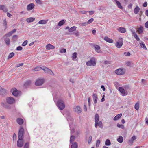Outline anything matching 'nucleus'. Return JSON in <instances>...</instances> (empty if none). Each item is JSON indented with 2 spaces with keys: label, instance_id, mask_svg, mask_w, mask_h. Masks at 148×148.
<instances>
[{
  "label": "nucleus",
  "instance_id": "a878e982",
  "mask_svg": "<svg viewBox=\"0 0 148 148\" xmlns=\"http://www.w3.org/2000/svg\"><path fill=\"white\" fill-rule=\"evenodd\" d=\"M14 98L11 97H9L6 98V102H15Z\"/></svg>",
  "mask_w": 148,
  "mask_h": 148
},
{
  "label": "nucleus",
  "instance_id": "f03ea898",
  "mask_svg": "<svg viewBox=\"0 0 148 148\" xmlns=\"http://www.w3.org/2000/svg\"><path fill=\"white\" fill-rule=\"evenodd\" d=\"M24 130L23 127H20L18 133V138L20 139H23L24 136Z\"/></svg>",
  "mask_w": 148,
  "mask_h": 148
},
{
  "label": "nucleus",
  "instance_id": "4d7b16f0",
  "mask_svg": "<svg viewBox=\"0 0 148 148\" xmlns=\"http://www.w3.org/2000/svg\"><path fill=\"white\" fill-rule=\"evenodd\" d=\"M94 21V19L93 18H91L89 19L87 22V23L88 24H90L92 22Z\"/></svg>",
  "mask_w": 148,
  "mask_h": 148
},
{
  "label": "nucleus",
  "instance_id": "7c9ffc66",
  "mask_svg": "<svg viewBox=\"0 0 148 148\" xmlns=\"http://www.w3.org/2000/svg\"><path fill=\"white\" fill-rule=\"evenodd\" d=\"M47 21L44 20H42L39 21L38 24H45L47 23Z\"/></svg>",
  "mask_w": 148,
  "mask_h": 148
},
{
  "label": "nucleus",
  "instance_id": "39448f33",
  "mask_svg": "<svg viewBox=\"0 0 148 148\" xmlns=\"http://www.w3.org/2000/svg\"><path fill=\"white\" fill-rule=\"evenodd\" d=\"M123 39L122 38H119L118 39V41L116 42L115 43V46L118 48H120L123 45Z\"/></svg>",
  "mask_w": 148,
  "mask_h": 148
},
{
  "label": "nucleus",
  "instance_id": "20e7f679",
  "mask_svg": "<svg viewBox=\"0 0 148 148\" xmlns=\"http://www.w3.org/2000/svg\"><path fill=\"white\" fill-rule=\"evenodd\" d=\"M115 73L118 75H123L125 73V69L122 68H120L116 70Z\"/></svg>",
  "mask_w": 148,
  "mask_h": 148
},
{
  "label": "nucleus",
  "instance_id": "473e14b6",
  "mask_svg": "<svg viewBox=\"0 0 148 148\" xmlns=\"http://www.w3.org/2000/svg\"><path fill=\"white\" fill-rule=\"evenodd\" d=\"M104 40L109 43H111V39L109 38L107 36L105 37L104 38Z\"/></svg>",
  "mask_w": 148,
  "mask_h": 148
},
{
  "label": "nucleus",
  "instance_id": "052dcab7",
  "mask_svg": "<svg viewBox=\"0 0 148 148\" xmlns=\"http://www.w3.org/2000/svg\"><path fill=\"white\" fill-rule=\"evenodd\" d=\"M88 12H89L90 15H92L94 13V11H88Z\"/></svg>",
  "mask_w": 148,
  "mask_h": 148
},
{
  "label": "nucleus",
  "instance_id": "680f3d73",
  "mask_svg": "<svg viewBox=\"0 0 148 148\" xmlns=\"http://www.w3.org/2000/svg\"><path fill=\"white\" fill-rule=\"evenodd\" d=\"M16 38V39H17L18 38V36L16 35H14L12 37V39L14 40V38Z\"/></svg>",
  "mask_w": 148,
  "mask_h": 148
},
{
  "label": "nucleus",
  "instance_id": "393cba45",
  "mask_svg": "<svg viewBox=\"0 0 148 148\" xmlns=\"http://www.w3.org/2000/svg\"><path fill=\"white\" fill-rule=\"evenodd\" d=\"M116 4L117 5L118 7L121 9H123V7L121 5L120 3L117 0H115Z\"/></svg>",
  "mask_w": 148,
  "mask_h": 148
},
{
  "label": "nucleus",
  "instance_id": "de8ad7c7",
  "mask_svg": "<svg viewBox=\"0 0 148 148\" xmlns=\"http://www.w3.org/2000/svg\"><path fill=\"white\" fill-rule=\"evenodd\" d=\"M29 143L27 142L25 143L24 145V148H29Z\"/></svg>",
  "mask_w": 148,
  "mask_h": 148
},
{
  "label": "nucleus",
  "instance_id": "0e129e2a",
  "mask_svg": "<svg viewBox=\"0 0 148 148\" xmlns=\"http://www.w3.org/2000/svg\"><path fill=\"white\" fill-rule=\"evenodd\" d=\"M35 1L37 3L39 4H41V2L40 0H35Z\"/></svg>",
  "mask_w": 148,
  "mask_h": 148
},
{
  "label": "nucleus",
  "instance_id": "2f4dec72",
  "mask_svg": "<svg viewBox=\"0 0 148 148\" xmlns=\"http://www.w3.org/2000/svg\"><path fill=\"white\" fill-rule=\"evenodd\" d=\"M117 140L118 142L120 143H122L123 141V137L121 136H119V138H117Z\"/></svg>",
  "mask_w": 148,
  "mask_h": 148
},
{
  "label": "nucleus",
  "instance_id": "ddd939ff",
  "mask_svg": "<svg viewBox=\"0 0 148 148\" xmlns=\"http://www.w3.org/2000/svg\"><path fill=\"white\" fill-rule=\"evenodd\" d=\"M23 142L24 140L23 139H20L19 140V139H18L17 142V146L19 147H22L23 145Z\"/></svg>",
  "mask_w": 148,
  "mask_h": 148
},
{
  "label": "nucleus",
  "instance_id": "5701e85b",
  "mask_svg": "<svg viewBox=\"0 0 148 148\" xmlns=\"http://www.w3.org/2000/svg\"><path fill=\"white\" fill-rule=\"evenodd\" d=\"M140 10V8L138 6H136L134 9V13L135 14H137L139 12Z\"/></svg>",
  "mask_w": 148,
  "mask_h": 148
},
{
  "label": "nucleus",
  "instance_id": "2eb2a0df",
  "mask_svg": "<svg viewBox=\"0 0 148 148\" xmlns=\"http://www.w3.org/2000/svg\"><path fill=\"white\" fill-rule=\"evenodd\" d=\"M35 5L33 3H31L28 4L27 6V10L30 11L33 9Z\"/></svg>",
  "mask_w": 148,
  "mask_h": 148
},
{
  "label": "nucleus",
  "instance_id": "ea45409f",
  "mask_svg": "<svg viewBox=\"0 0 148 148\" xmlns=\"http://www.w3.org/2000/svg\"><path fill=\"white\" fill-rule=\"evenodd\" d=\"M140 46L143 48L145 50H147V48L145 45V44L143 43H140Z\"/></svg>",
  "mask_w": 148,
  "mask_h": 148
},
{
  "label": "nucleus",
  "instance_id": "bf43d9fd",
  "mask_svg": "<svg viewBox=\"0 0 148 148\" xmlns=\"http://www.w3.org/2000/svg\"><path fill=\"white\" fill-rule=\"evenodd\" d=\"M100 143V141L99 140H98L96 142V147H98L99 146Z\"/></svg>",
  "mask_w": 148,
  "mask_h": 148
},
{
  "label": "nucleus",
  "instance_id": "f3484780",
  "mask_svg": "<svg viewBox=\"0 0 148 148\" xmlns=\"http://www.w3.org/2000/svg\"><path fill=\"white\" fill-rule=\"evenodd\" d=\"M117 30L119 32L121 33H125L126 32L125 29L123 27H119L117 29Z\"/></svg>",
  "mask_w": 148,
  "mask_h": 148
},
{
  "label": "nucleus",
  "instance_id": "8fccbe9b",
  "mask_svg": "<svg viewBox=\"0 0 148 148\" xmlns=\"http://www.w3.org/2000/svg\"><path fill=\"white\" fill-rule=\"evenodd\" d=\"M75 139V137L74 136H71L70 137V143H71V141H74Z\"/></svg>",
  "mask_w": 148,
  "mask_h": 148
},
{
  "label": "nucleus",
  "instance_id": "bb28decb",
  "mask_svg": "<svg viewBox=\"0 0 148 148\" xmlns=\"http://www.w3.org/2000/svg\"><path fill=\"white\" fill-rule=\"evenodd\" d=\"M35 20V18L34 17H30L27 18L26 21L27 22L31 23L33 22Z\"/></svg>",
  "mask_w": 148,
  "mask_h": 148
},
{
  "label": "nucleus",
  "instance_id": "13d9d810",
  "mask_svg": "<svg viewBox=\"0 0 148 148\" xmlns=\"http://www.w3.org/2000/svg\"><path fill=\"white\" fill-rule=\"evenodd\" d=\"M124 54L126 56H130V53L129 52H125Z\"/></svg>",
  "mask_w": 148,
  "mask_h": 148
},
{
  "label": "nucleus",
  "instance_id": "dca6fc26",
  "mask_svg": "<svg viewBox=\"0 0 148 148\" xmlns=\"http://www.w3.org/2000/svg\"><path fill=\"white\" fill-rule=\"evenodd\" d=\"M6 93V90L0 86V95H3Z\"/></svg>",
  "mask_w": 148,
  "mask_h": 148
},
{
  "label": "nucleus",
  "instance_id": "423d86ee",
  "mask_svg": "<svg viewBox=\"0 0 148 148\" xmlns=\"http://www.w3.org/2000/svg\"><path fill=\"white\" fill-rule=\"evenodd\" d=\"M13 102H2L1 105L6 109H9L11 108L10 105L13 104Z\"/></svg>",
  "mask_w": 148,
  "mask_h": 148
},
{
  "label": "nucleus",
  "instance_id": "7ed1b4c3",
  "mask_svg": "<svg viewBox=\"0 0 148 148\" xmlns=\"http://www.w3.org/2000/svg\"><path fill=\"white\" fill-rule=\"evenodd\" d=\"M11 92H12V95L15 97H18L20 95L21 93V91H18L15 88H12L11 90Z\"/></svg>",
  "mask_w": 148,
  "mask_h": 148
},
{
  "label": "nucleus",
  "instance_id": "4be33fe9",
  "mask_svg": "<svg viewBox=\"0 0 148 148\" xmlns=\"http://www.w3.org/2000/svg\"><path fill=\"white\" fill-rule=\"evenodd\" d=\"M92 98L94 102H97L98 99L97 95L96 93H93L92 95Z\"/></svg>",
  "mask_w": 148,
  "mask_h": 148
},
{
  "label": "nucleus",
  "instance_id": "cd10ccee",
  "mask_svg": "<svg viewBox=\"0 0 148 148\" xmlns=\"http://www.w3.org/2000/svg\"><path fill=\"white\" fill-rule=\"evenodd\" d=\"M133 35L134 36V37L136 38V40L138 41H140V38L138 36L137 34H136L135 32H133L132 33Z\"/></svg>",
  "mask_w": 148,
  "mask_h": 148
},
{
  "label": "nucleus",
  "instance_id": "c85d7f7f",
  "mask_svg": "<svg viewBox=\"0 0 148 148\" xmlns=\"http://www.w3.org/2000/svg\"><path fill=\"white\" fill-rule=\"evenodd\" d=\"M122 114L121 113L118 115H117L114 118V120H118L119 118L121 117L122 116Z\"/></svg>",
  "mask_w": 148,
  "mask_h": 148
},
{
  "label": "nucleus",
  "instance_id": "0eeeda50",
  "mask_svg": "<svg viewBox=\"0 0 148 148\" xmlns=\"http://www.w3.org/2000/svg\"><path fill=\"white\" fill-rule=\"evenodd\" d=\"M45 80L43 78H38L36 81L35 84L36 86H40L42 84Z\"/></svg>",
  "mask_w": 148,
  "mask_h": 148
},
{
  "label": "nucleus",
  "instance_id": "a19ab883",
  "mask_svg": "<svg viewBox=\"0 0 148 148\" xmlns=\"http://www.w3.org/2000/svg\"><path fill=\"white\" fill-rule=\"evenodd\" d=\"M139 107V104L138 102L136 103L134 106V108L137 110H138Z\"/></svg>",
  "mask_w": 148,
  "mask_h": 148
},
{
  "label": "nucleus",
  "instance_id": "4c0bfd02",
  "mask_svg": "<svg viewBox=\"0 0 148 148\" xmlns=\"http://www.w3.org/2000/svg\"><path fill=\"white\" fill-rule=\"evenodd\" d=\"M65 23V21L64 20H62L60 21L58 24V25L59 26H60L62 25Z\"/></svg>",
  "mask_w": 148,
  "mask_h": 148
},
{
  "label": "nucleus",
  "instance_id": "c756f323",
  "mask_svg": "<svg viewBox=\"0 0 148 148\" xmlns=\"http://www.w3.org/2000/svg\"><path fill=\"white\" fill-rule=\"evenodd\" d=\"M78 145L76 142H74L71 145V148H77Z\"/></svg>",
  "mask_w": 148,
  "mask_h": 148
},
{
  "label": "nucleus",
  "instance_id": "4468645a",
  "mask_svg": "<svg viewBox=\"0 0 148 148\" xmlns=\"http://www.w3.org/2000/svg\"><path fill=\"white\" fill-rule=\"evenodd\" d=\"M136 139L135 136H133L131 139L128 141L129 144L130 145H132L134 141Z\"/></svg>",
  "mask_w": 148,
  "mask_h": 148
},
{
  "label": "nucleus",
  "instance_id": "a211bd4d",
  "mask_svg": "<svg viewBox=\"0 0 148 148\" xmlns=\"http://www.w3.org/2000/svg\"><path fill=\"white\" fill-rule=\"evenodd\" d=\"M0 10H2L5 12H6L8 11L6 7L4 5H0Z\"/></svg>",
  "mask_w": 148,
  "mask_h": 148
},
{
  "label": "nucleus",
  "instance_id": "58836bf2",
  "mask_svg": "<svg viewBox=\"0 0 148 148\" xmlns=\"http://www.w3.org/2000/svg\"><path fill=\"white\" fill-rule=\"evenodd\" d=\"M77 53L76 52H74L73 53L72 56V59L73 60H74V59L76 58L77 57Z\"/></svg>",
  "mask_w": 148,
  "mask_h": 148
},
{
  "label": "nucleus",
  "instance_id": "e433bc0d",
  "mask_svg": "<svg viewBox=\"0 0 148 148\" xmlns=\"http://www.w3.org/2000/svg\"><path fill=\"white\" fill-rule=\"evenodd\" d=\"M76 28L77 27L75 26H73L71 28L69 29V31L71 32H72L73 31L75 30Z\"/></svg>",
  "mask_w": 148,
  "mask_h": 148
},
{
  "label": "nucleus",
  "instance_id": "1a4fd4ad",
  "mask_svg": "<svg viewBox=\"0 0 148 148\" xmlns=\"http://www.w3.org/2000/svg\"><path fill=\"white\" fill-rule=\"evenodd\" d=\"M45 73L50 74L51 75H53L54 74L52 71L47 67H45L44 69H43Z\"/></svg>",
  "mask_w": 148,
  "mask_h": 148
},
{
  "label": "nucleus",
  "instance_id": "338daca9",
  "mask_svg": "<svg viewBox=\"0 0 148 148\" xmlns=\"http://www.w3.org/2000/svg\"><path fill=\"white\" fill-rule=\"evenodd\" d=\"M145 26L146 28H148V21L145 23Z\"/></svg>",
  "mask_w": 148,
  "mask_h": 148
},
{
  "label": "nucleus",
  "instance_id": "5fc2aeb1",
  "mask_svg": "<svg viewBox=\"0 0 148 148\" xmlns=\"http://www.w3.org/2000/svg\"><path fill=\"white\" fill-rule=\"evenodd\" d=\"M60 53H65L66 52V50L65 49H62L60 51Z\"/></svg>",
  "mask_w": 148,
  "mask_h": 148
},
{
  "label": "nucleus",
  "instance_id": "f704fd0d",
  "mask_svg": "<svg viewBox=\"0 0 148 148\" xmlns=\"http://www.w3.org/2000/svg\"><path fill=\"white\" fill-rule=\"evenodd\" d=\"M95 122H98V121L99 120V117L98 114H96L95 116Z\"/></svg>",
  "mask_w": 148,
  "mask_h": 148
},
{
  "label": "nucleus",
  "instance_id": "aec40b11",
  "mask_svg": "<svg viewBox=\"0 0 148 148\" xmlns=\"http://www.w3.org/2000/svg\"><path fill=\"white\" fill-rule=\"evenodd\" d=\"M16 122L18 124L21 125L23 123L24 121L22 118H19L16 119Z\"/></svg>",
  "mask_w": 148,
  "mask_h": 148
},
{
  "label": "nucleus",
  "instance_id": "412c9836",
  "mask_svg": "<svg viewBox=\"0 0 148 148\" xmlns=\"http://www.w3.org/2000/svg\"><path fill=\"white\" fill-rule=\"evenodd\" d=\"M46 48L48 50H49L50 49H54L55 48V47L52 45L49 44H47L46 46Z\"/></svg>",
  "mask_w": 148,
  "mask_h": 148
},
{
  "label": "nucleus",
  "instance_id": "72a5a7b5",
  "mask_svg": "<svg viewBox=\"0 0 148 148\" xmlns=\"http://www.w3.org/2000/svg\"><path fill=\"white\" fill-rule=\"evenodd\" d=\"M143 28L142 27H141L138 29L137 32L139 34H140L142 33L143 32Z\"/></svg>",
  "mask_w": 148,
  "mask_h": 148
},
{
  "label": "nucleus",
  "instance_id": "37998d69",
  "mask_svg": "<svg viewBox=\"0 0 148 148\" xmlns=\"http://www.w3.org/2000/svg\"><path fill=\"white\" fill-rule=\"evenodd\" d=\"M105 145L107 146H109L110 145V140L109 139H107L105 141Z\"/></svg>",
  "mask_w": 148,
  "mask_h": 148
},
{
  "label": "nucleus",
  "instance_id": "9d476101",
  "mask_svg": "<svg viewBox=\"0 0 148 148\" xmlns=\"http://www.w3.org/2000/svg\"><path fill=\"white\" fill-rule=\"evenodd\" d=\"M74 111L78 114H80L82 112V110L79 106H74L73 108Z\"/></svg>",
  "mask_w": 148,
  "mask_h": 148
},
{
  "label": "nucleus",
  "instance_id": "6ab92c4d",
  "mask_svg": "<svg viewBox=\"0 0 148 148\" xmlns=\"http://www.w3.org/2000/svg\"><path fill=\"white\" fill-rule=\"evenodd\" d=\"M3 39L4 40L5 42L8 45H10V40L9 38L8 37L4 38V36L3 37Z\"/></svg>",
  "mask_w": 148,
  "mask_h": 148
},
{
  "label": "nucleus",
  "instance_id": "b1692460",
  "mask_svg": "<svg viewBox=\"0 0 148 148\" xmlns=\"http://www.w3.org/2000/svg\"><path fill=\"white\" fill-rule=\"evenodd\" d=\"M94 46L95 47V51L98 53H100V47L97 45H94Z\"/></svg>",
  "mask_w": 148,
  "mask_h": 148
},
{
  "label": "nucleus",
  "instance_id": "6e6552de",
  "mask_svg": "<svg viewBox=\"0 0 148 148\" xmlns=\"http://www.w3.org/2000/svg\"><path fill=\"white\" fill-rule=\"evenodd\" d=\"M119 90L120 92L121 95L123 96H125L127 95V92H125V89L122 87H119Z\"/></svg>",
  "mask_w": 148,
  "mask_h": 148
},
{
  "label": "nucleus",
  "instance_id": "f257e3e1",
  "mask_svg": "<svg viewBox=\"0 0 148 148\" xmlns=\"http://www.w3.org/2000/svg\"><path fill=\"white\" fill-rule=\"evenodd\" d=\"M86 65L89 66H95L96 65V60L94 57L90 58L89 61L86 63Z\"/></svg>",
  "mask_w": 148,
  "mask_h": 148
},
{
  "label": "nucleus",
  "instance_id": "a18cd8bd",
  "mask_svg": "<svg viewBox=\"0 0 148 148\" xmlns=\"http://www.w3.org/2000/svg\"><path fill=\"white\" fill-rule=\"evenodd\" d=\"M117 127L119 128H121L122 129H123L124 128V126L123 125L117 124Z\"/></svg>",
  "mask_w": 148,
  "mask_h": 148
},
{
  "label": "nucleus",
  "instance_id": "774afa93",
  "mask_svg": "<svg viewBox=\"0 0 148 148\" xmlns=\"http://www.w3.org/2000/svg\"><path fill=\"white\" fill-rule=\"evenodd\" d=\"M23 65V63L18 64H17L16 67H18L21 66H22Z\"/></svg>",
  "mask_w": 148,
  "mask_h": 148
},
{
  "label": "nucleus",
  "instance_id": "6e6d98bb",
  "mask_svg": "<svg viewBox=\"0 0 148 148\" xmlns=\"http://www.w3.org/2000/svg\"><path fill=\"white\" fill-rule=\"evenodd\" d=\"M23 48L21 46H19L16 49V50L17 51H21L22 49Z\"/></svg>",
  "mask_w": 148,
  "mask_h": 148
},
{
  "label": "nucleus",
  "instance_id": "79ce46f5",
  "mask_svg": "<svg viewBox=\"0 0 148 148\" xmlns=\"http://www.w3.org/2000/svg\"><path fill=\"white\" fill-rule=\"evenodd\" d=\"M14 55V53L13 52L11 53L9 55L8 59H10Z\"/></svg>",
  "mask_w": 148,
  "mask_h": 148
},
{
  "label": "nucleus",
  "instance_id": "69168bd1",
  "mask_svg": "<svg viewBox=\"0 0 148 148\" xmlns=\"http://www.w3.org/2000/svg\"><path fill=\"white\" fill-rule=\"evenodd\" d=\"M34 70L35 71H37L40 70V68L39 67H36L34 68Z\"/></svg>",
  "mask_w": 148,
  "mask_h": 148
},
{
  "label": "nucleus",
  "instance_id": "49530a36",
  "mask_svg": "<svg viewBox=\"0 0 148 148\" xmlns=\"http://www.w3.org/2000/svg\"><path fill=\"white\" fill-rule=\"evenodd\" d=\"M125 64L127 66H131L132 64L131 62L128 61L125 62Z\"/></svg>",
  "mask_w": 148,
  "mask_h": 148
},
{
  "label": "nucleus",
  "instance_id": "09e8293b",
  "mask_svg": "<svg viewBox=\"0 0 148 148\" xmlns=\"http://www.w3.org/2000/svg\"><path fill=\"white\" fill-rule=\"evenodd\" d=\"M98 124L99 127L101 128H103L102 123L101 121H100L99 123L98 122Z\"/></svg>",
  "mask_w": 148,
  "mask_h": 148
},
{
  "label": "nucleus",
  "instance_id": "c9c22d12",
  "mask_svg": "<svg viewBox=\"0 0 148 148\" xmlns=\"http://www.w3.org/2000/svg\"><path fill=\"white\" fill-rule=\"evenodd\" d=\"M31 83V81L30 80H29L27 81L24 84V86L25 87H27V86L30 85Z\"/></svg>",
  "mask_w": 148,
  "mask_h": 148
},
{
  "label": "nucleus",
  "instance_id": "3c124183",
  "mask_svg": "<svg viewBox=\"0 0 148 148\" xmlns=\"http://www.w3.org/2000/svg\"><path fill=\"white\" fill-rule=\"evenodd\" d=\"M88 24L87 22L82 23H80V25L82 26H86Z\"/></svg>",
  "mask_w": 148,
  "mask_h": 148
},
{
  "label": "nucleus",
  "instance_id": "e2e57ef3",
  "mask_svg": "<svg viewBox=\"0 0 148 148\" xmlns=\"http://www.w3.org/2000/svg\"><path fill=\"white\" fill-rule=\"evenodd\" d=\"M88 11H84V10H82L80 11V12L82 14H86Z\"/></svg>",
  "mask_w": 148,
  "mask_h": 148
},
{
  "label": "nucleus",
  "instance_id": "c03bdc74",
  "mask_svg": "<svg viewBox=\"0 0 148 148\" xmlns=\"http://www.w3.org/2000/svg\"><path fill=\"white\" fill-rule=\"evenodd\" d=\"M3 24L5 27V28H6L7 27V22L5 19L3 20Z\"/></svg>",
  "mask_w": 148,
  "mask_h": 148
},
{
  "label": "nucleus",
  "instance_id": "864d4df0",
  "mask_svg": "<svg viewBox=\"0 0 148 148\" xmlns=\"http://www.w3.org/2000/svg\"><path fill=\"white\" fill-rule=\"evenodd\" d=\"M28 41L27 40H26L22 44V45L23 46H25L27 43Z\"/></svg>",
  "mask_w": 148,
  "mask_h": 148
},
{
  "label": "nucleus",
  "instance_id": "603ef678",
  "mask_svg": "<svg viewBox=\"0 0 148 148\" xmlns=\"http://www.w3.org/2000/svg\"><path fill=\"white\" fill-rule=\"evenodd\" d=\"M92 137L91 136H90L89 137L88 139V143L89 144L90 143V142H91V141L92 140Z\"/></svg>",
  "mask_w": 148,
  "mask_h": 148
},
{
  "label": "nucleus",
  "instance_id": "f8f14e48",
  "mask_svg": "<svg viewBox=\"0 0 148 148\" xmlns=\"http://www.w3.org/2000/svg\"><path fill=\"white\" fill-rule=\"evenodd\" d=\"M16 31V29H14L12 31H11L8 33L6 34L4 36V38L8 37H10V36H11L13 33L15 32Z\"/></svg>",
  "mask_w": 148,
  "mask_h": 148
},
{
  "label": "nucleus",
  "instance_id": "9b49d317",
  "mask_svg": "<svg viewBox=\"0 0 148 148\" xmlns=\"http://www.w3.org/2000/svg\"><path fill=\"white\" fill-rule=\"evenodd\" d=\"M57 105L61 110H63L65 107V105L64 102H57Z\"/></svg>",
  "mask_w": 148,
  "mask_h": 148
}]
</instances>
